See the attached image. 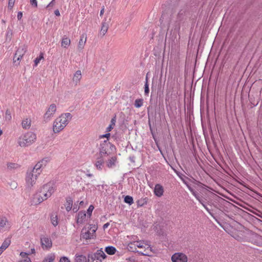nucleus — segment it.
I'll list each match as a JSON object with an SVG mask.
<instances>
[{
    "instance_id": "obj_1",
    "label": "nucleus",
    "mask_w": 262,
    "mask_h": 262,
    "mask_svg": "<svg viewBox=\"0 0 262 262\" xmlns=\"http://www.w3.org/2000/svg\"><path fill=\"white\" fill-rule=\"evenodd\" d=\"M36 135L33 132H28L18 139L19 146H30L35 140Z\"/></svg>"
},
{
    "instance_id": "obj_2",
    "label": "nucleus",
    "mask_w": 262,
    "mask_h": 262,
    "mask_svg": "<svg viewBox=\"0 0 262 262\" xmlns=\"http://www.w3.org/2000/svg\"><path fill=\"white\" fill-rule=\"evenodd\" d=\"M55 190V188L54 184L50 182L42 186L39 192V194L42 195L44 199L47 200L52 195Z\"/></svg>"
},
{
    "instance_id": "obj_3",
    "label": "nucleus",
    "mask_w": 262,
    "mask_h": 262,
    "mask_svg": "<svg viewBox=\"0 0 262 262\" xmlns=\"http://www.w3.org/2000/svg\"><path fill=\"white\" fill-rule=\"evenodd\" d=\"M37 177L34 174V169L28 171L27 172L26 181L27 187L31 189L35 184Z\"/></svg>"
},
{
    "instance_id": "obj_4",
    "label": "nucleus",
    "mask_w": 262,
    "mask_h": 262,
    "mask_svg": "<svg viewBox=\"0 0 262 262\" xmlns=\"http://www.w3.org/2000/svg\"><path fill=\"white\" fill-rule=\"evenodd\" d=\"M106 155H107V151H106L104 148H102L99 154L97 156V161L95 163V165L97 169L101 170L102 169L104 163V157Z\"/></svg>"
},
{
    "instance_id": "obj_5",
    "label": "nucleus",
    "mask_w": 262,
    "mask_h": 262,
    "mask_svg": "<svg viewBox=\"0 0 262 262\" xmlns=\"http://www.w3.org/2000/svg\"><path fill=\"white\" fill-rule=\"evenodd\" d=\"M110 136V133H107L100 136L99 142L100 143V147H113L114 145L109 142L108 137Z\"/></svg>"
},
{
    "instance_id": "obj_6",
    "label": "nucleus",
    "mask_w": 262,
    "mask_h": 262,
    "mask_svg": "<svg viewBox=\"0 0 262 262\" xmlns=\"http://www.w3.org/2000/svg\"><path fill=\"white\" fill-rule=\"evenodd\" d=\"M72 118V115L70 113H66L61 115V116L57 118V120L62 125H65V127L69 123Z\"/></svg>"
},
{
    "instance_id": "obj_7",
    "label": "nucleus",
    "mask_w": 262,
    "mask_h": 262,
    "mask_svg": "<svg viewBox=\"0 0 262 262\" xmlns=\"http://www.w3.org/2000/svg\"><path fill=\"white\" fill-rule=\"evenodd\" d=\"M40 243L43 249H50L52 246V242L51 238L48 236H41Z\"/></svg>"
},
{
    "instance_id": "obj_8",
    "label": "nucleus",
    "mask_w": 262,
    "mask_h": 262,
    "mask_svg": "<svg viewBox=\"0 0 262 262\" xmlns=\"http://www.w3.org/2000/svg\"><path fill=\"white\" fill-rule=\"evenodd\" d=\"M187 256L182 253H174L171 256L172 262H187Z\"/></svg>"
},
{
    "instance_id": "obj_9",
    "label": "nucleus",
    "mask_w": 262,
    "mask_h": 262,
    "mask_svg": "<svg viewBox=\"0 0 262 262\" xmlns=\"http://www.w3.org/2000/svg\"><path fill=\"white\" fill-rule=\"evenodd\" d=\"M56 111V106L55 104H51L48 109L47 110L46 114L44 115V120L46 122L50 120L51 116L53 115Z\"/></svg>"
},
{
    "instance_id": "obj_10",
    "label": "nucleus",
    "mask_w": 262,
    "mask_h": 262,
    "mask_svg": "<svg viewBox=\"0 0 262 262\" xmlns=\"http://www.w3.org/2000/svg\"><path fill=\"white\" fill-rule=\"evenodd\" d=\"M80 236L81 238L85 239H93V235H91L90 231V227L88 229L84 227L82 229Z\"/></svg>"
},
{
    "instance_id": "obj_11",
    "label": "nucleus",
    "mask_w": 262,
    "mask_h": 262,
    "mask_svg": "<svg viewBox=\"0 0 262 262\" xmlns=\"http://www.w3.org/2000/svg\"><path fill=\"white\" fill-rule=\"evenodd\" d=\"M106 256L103 251L101 250H98L96 253L89 254V257L91 259H97L102 257L103 259H105Z\"/></svg>"
},
{
    "instance_id": "obj_12",
    "label": "nucleus",
    "mask_w": 262,
    "mask_h": 262,
    "mask_svg": "<svg viewBox=\"0 0 262 262\" xmlns=\"http://www.w3.org/2000/svg\"><path fill=\"white\" fill-rule=\"evenodd\" d=\"M49 161V159L48 158L42 159L34 166V168L32 169H41L46 166Z\"/></svg>"
},
{
    "instance_id": "obj_13",
    "label": "nucleus",
    "mask_w": 262,
    "mask_h": 262,
    "mask_svg": "<svg viewBox=\"0 0 262 262\" xmlns=\"http://www.w3.org/2000/svg\"><path fill=\"white\" fill-rule=\"evenodd\" d=\"M65 127V125L60 123L57 119L53 123V130L54 133H57L62 130Z\"/></svg>"
},
{
    "instance_id": "obj_14",
    "label": "nucleus",
    "mask_w": 262,
    "mask_h": 262,
    "mask_svg": "<svg viewBox=\"0 0 262 262\" xmlns=\"http://www.w3.org/2000/svg\"><path fill=\"white\" fill-rule=\"evenodd\" d=\"M27 50V46L25 45H23L21 46H19L17 49V51L15 55L19 56V57H23V56L25 54Z\"/></svg>"
},
{
    "instance_id": "obj_15",
    "label": "nucleus",
    "mask_w": 262,
    "mask_h": 262,
    "mask_svg": "<svg viewBox=\"0 0 262 262\" xmlns=\"http://www.w3.org/2000/svg\"><path fill=\"white\" fill-rule=\"evenodd\" d=\"M164 192V188L163 186L159 184H157L155 185L154 193L155 194L158 196L160 197L163 195Z\"/></svg>"
},
{
    "instance_id": "obj_16",
    "label": "nucleus",
    "mask_w": 262,
    "mask_h": 262,
    "mask_svg": "<svg viewBox=\"0 0 262 262\" xmlns=\"http://www.w3.org/2000/svg\"><path fill=\"white\" fill-rule=\"evenodd\" d=\"M145 245L146 244H145L143 242L137 241V242H135L134 243H131L130 244H129L128 245V247H129V248H132V246H134L135 249L136 250V247H138L139 248L143 249V248H145V247L146 246Z\"/></svg>"
},
{
    "instance_id": "obj_17",
    "label": "nucleus",
    "mask_w": 262,
    "mask_h": 262,
    "mask_svg": "<svg viewBox=\"0 0 262 262\" xmlns=\"http://www.w3.org/2000/svg\"><path fill=\"white\" fill-rule=\"evenodd\" d=\"M86 214L85 211H80L77 215V223L81 224L86 217Z\"/></svg>"
},
{
    "instance_id": "obj_18",
    "label": "nucleus",
    "mask_w": 262,
    "mask_h": 262,
    "mask_svg": "<svg viewBox=\"0 0 262 262\" xmlns=\"http://www.w3.org/2000/svg\"><path fill=\"white\" fill-rule=\"evenodd\" d=\"M145 246H146L147 247L146 248L145 247V248H144V250L143 251H137V252L142 255L149 256L151 254L152 251L151 248L148 245H145Z\"/></svg>"
},
{
    "instance_id": "obj_19",
    "label": "nucleus",
    "mask_w": 262,
    "mask_h": 262,
    "mask_svg": "<svg viewBox=\"0 0 262 262\" xmlns=\"http://www.w3.org/2000/svg\"><path fill=\"white\" fill-rule=\"evenodd\" d=\"M9 222L7 218L5 216H0V229H3L6 226H8V227L9 228Z\"/></svg>"
},
{
    "instance_id": "obj_20",
    "label": "nucleus",
    "mask_w": 262,
    "mask_h": 262,
    "mask_svg": "<svg viewBox=\"0 0 262 262\" xmlns=\"http://www.w3.org/2000/svg\"><path fill=\"white\" fill-rule=\"evenodd\" d=\"M81 78V72L80 70L77 71L74 74L73 80V81L76 84L79 82Z\"/></svg>"
},
{
    "instance_id": "obj_21",
    "label": "nucleus",
    "mask_w": 262,
    "mask_h": 262,
    "mask_svg": "<svg viewBox=\"0 0 262 262\" xmlns=\"http://www.w3.org/2000/svg\"><path fill=\"white\" fill-rule=\"evenodd\" d=\"M73 200L71 197L66 199V209L67 211H70L72 208Z\"/></svg>"
},
{
    "instance_id": "obj_22",
    "label": "nucleus",
    "mask_w": 262,
    "mask_h": 262,
    "mask_svg": "<svg viewBox=\"0 0 262 262\" xmlns=\"http://www.w3.org/2000/svg\"><path fill=\"white\" fill-rule=\"evenodd\" d=\"M84 37V35L83 34L81 36V38H80V40L79 41V43H78V48L80 51L82 50L83 49L84 45H85V43L86 40V37H85L84 40H83Z\"/></svg>"
},
{
    "instance_id": "obj_23",
    "label": "nucleus",
    "mask_w": 262,
    "mask_h": 262,
    "mask_svg": "<svg viewBox=\"0 0 262 262\" xmlns=\"http://www.w3.org/2000/svg\"><path fill=\"white\" fill-rule=\"evenodd\" d=\"M71 41L70 39L68 38L67 37H66L65 36L63 37L62 41H61V46L67 48L69 45H70Z\"/></svg>"
},
{
    "instance_id": "obj_24",
    "label": "nucleus",
    "mask_w": 262,
    "mask_h": 262,
    "mask_svg": "<svg viewBox=\"0 0 262 262\" xmlns=\"http://www.w3.org/2000/svg\"><path fill=\"white\" fill-rule=\"evenodd\" d=\"M116 251V249L113 246H107L105 249V251L109 255L114 254Z\"/></svg>"
},
{
    "instance_id": "obj_25",
    "label": "nucleus",
    "mask_w": 262,
    "mask_h": 262,
    "mask_svg": "<svg viewBox=\"0 0 262 262\" xmlns=\"http://www.w3.org/2000/svg\"><path fill=\"white\" fill-rule=\"evenodd\" d=\"M108 25L106 22H103L101 28L100 32L102 35H104L107 31Z\"/></svg>"
},
{
    "instance_id": "obj_26",
    "label": "nucleus",
    "mask_w": 262,
    "mask_h": 262,
    "mask_svg": "<svg viewBox=\"0 0 262 262\" xmlns=\"http://www.w3.org/2000/svg\"><path fill=\"white\" fill-rule=\"evenodd\" d=\"M147 198H141L137 201V204L138 207H142L144 205L146 204L148 202Z\"/></svg>"
},
{
    "instance_id": "obj_27",
    "label": "nucleus",
    "mask_w": 262,
    "mask_h": 262,
    "mask_svg": "<svg viewBox=\"0 0 262 262\" xmlns=\"http://www.w3.org/2000/svg\"><path fill=\"white\" fill-rule=\"evenodd\" d=\"M10 239L9 238H6L3 243L2 245L0 247V248L4 251L8 247L10 244Z\"/></svg>"
},
{
    "instance_id": "obj_28",
    "label": "nucleus",
    "mask_w": 262,
    "mask_h": 262,
    "mask_svg": "<svg viewBox=\"0 0 262 262\" xmlns=\"http://www.w3.org/2000/svg\"><path fill=\"white\" fill-rule=\"evenodd\" d=\"M51 222L54 226H56L58 224L57 215L52 213L51 215Z\"/></svg>"
},
{
    "instance_id": "obj_29",
    "label": "nucleus",
    "mask_w": 262,
    "mask_h": 262,
    "mask_svg": "<svg viewBox=\"0 0 262 262\" xmlns=\"http://www.w3.org/2000/svg\"><path fill=\"white\" fill-rule=\"evenodd\" d=\"M76 262H86V257L83 255H76Z\"/></svg>"
},
{
    "instance_id": "obj_30",
    "label": "nucleus",
    "mask_w": 262,
    "mask_h": 262,
    "mask_svg": "<svg viewBox=\"0 0 262 262\" xmlns=\"http://www.w3.org/2000/svg\"><path fill=\"white\" fill-rule=\"evenodd\" d=\"M21 125L23 128L27 129L30 127L31 121L26 119L22 121Z\"/></svg>"
},
{
    "instance_id": "obj_31",
    "label": "nucleus",
    "mask_w": 262,
    "mask_h": 262,
    "mask_svg": "<svg viewBox=\"0 0 262 262\" xmlns=\"http://www.w3.org/2000/svg\"><path fill=\"white\" fill-rule=\"evenodd\" d=\"M34 199L37 200L36 202V203H37V204H40L41 202H42L43 201L46 200V199H44V198H43V197H42V195L40 194L39 193V194L37 193L35 195Z\"/></svg>"
},
{
    "instance_id": "obj_32",
    "label": "nucleus",
    "mask_w": 262,
    "mask_h": 262,
    "mask_svg": "<svg viewBox=\"0 0 262 262\" xmlns=\"http://www.w3.org/2000/svg\"><path fill=\"white\" fill-rule=\"evenodd\" d=\"M116 161V157H112L111 159L108 160V162H107V166L109 168H111L113 167L114 165H115V162Z\"/></svg>"
},
{
    "instance_id": "obj_33",
    "label": "nucleus",
    "mask_w": 262,
    "mask_h": 262,
    "mask_svg": "<svg viewBox=\"0 0 262 262\" xmlns=\"http://www.w3.org/2000/svg\"><path fill=\"white\" fill-rule=\"evenodd\" d=\"M55 256L54 254L48 255L45 258L43 262H53L55 260Z\"/></svg>"
},
{
    "instance_id": "obj_34",
    "label": "nucleus",
    "mask_w": 262,
    "mask_h": 262,
    "mask_svg": "<svg viewBox=\"0 0 262 262\" xmlns=\"http://www.w3.org/2000/svg\"><path fill=\"white\" fill-rule=\"evenodd\" d=\"M143 99H137L135 101V106L137 108H139L143 105Z\"/></svg>"
},
{
    "instance_id": "obj_35",
    "label": "nucleus",
    "mask_w": 262,
    "mask_h": 262,
    "mask_svg": "<svg viewBox=\"0 0 262 262\" xmlns=\"http://www.w3.org/2000/svg\"><path fill=\"white\" fill-rule=\"evenodd\" d=\"M42 59H43V53L41 52L40 53L39 56L36 58L34 60V66L36 67Z\"/></svg>"
},
{
    "instance_id": "obj_36",
    "label": "nucleus",
    "mask_w": 262,
    "mask_h": 262,
    "mask_svg": "<svg viewBox=\"0 0 262 262\" xmlns=\"http://www.w3.org/2000/svg\"><path fill=\"white\" fill-rule=\"evenodd\" d=\"M124 201L125 203L128 204L129 205H132L134 203L133 197L129 195L125 196Z\"/></svg>"
},
{
    "instance_id": "obj_37",
    "label": "nucleus",
    "mask_w": 262,
    "mask_h": 262,
    "mask_svg": "<svg viewBox=\"0 0 262 262\" xmlns=\"http://www.w3.org/2000/svg\"><path fill=\"white\" fill-rule=\"evenodd\" d=\"M21 58L22 57H19V56L14 54L13 59V63L16 66H18Z\"/></svg>"
},
{
    "instance_id": "obj_38",
    "label": "nucleus",
    "mask_w": 262,
    "mask_h": 262,
    "mask_svg": "<svg viewBox=\"0 0 262 262\" xmlns=\"http://www.w3.org/2000/svg\"><path fill=\"white\" fill-rule=\"evenodd\" d=\"M19 167V165L16 163H8L7 164V168L9 170H12Z\"/></svg>"
},
{
    "instance_id": "obj_39",
    "label": "nucleus",
    "mask_w": 262,
    "mask_h": 262,
    "mask_svg": "<svg viewBox=\"0 0 262 262\" xmlns=\"http://www.w3.org/2000/svg\"><path fill=\"white\" fill-rule=\"evenodd\" d=\"M12 119L11 114L9 109H7L5 113V119L7 121H10Z\"/></svg>"
},
{
    "instance_id": "obj_40",
    "label": "nucleus",
    "mask_w": 262,
    "mask_h": 262,
    "mask_svg": "<svg viewBox=\"0 0 262 262\" xmlns=\"http://www.w3.org/2000/svg\"><path fill=\"white\" fill-rule=\"evenodd\" d=\"M149 93V85L147 81H145L144 85V94L145 95H148Z\"/></svg>"
},
{
    "instance_id": "obj_41",
    "label": "nucleus",
    "mask_w": 262,
    "mask_h": 262,
    "mask_svg": "<svg viewBox=\"0 0 262 262\" xmlns=\"http://www.w3.org/2000/svg\"><path fill=\"white\" fill-rule=\"evenodd\" d=\"M12 34H13V31H12V30H11V29L8 28L7 29V30L6 37L7 38H9L10 39L11 38Z\"/></svg>"
},
{
    "instance_id": "obj_42",
    "label": "nucleus",
    "mask_w": 262,
    "mask_h": 262,
    "mask_svg": "<svg viewBox=\"0 0 262 262\" xmlns=\"http://www.w3.org/2000/svg\"><path fill=\"white\" fill-rule=\"evenodd\" d=\"M97 230V228L95 227L90 228V231H91V235H93V238L96 237L95 232Z\"/></svg>"
},
{
    "instance_id": "obj_43",
    "label": "nucleus",
    "mask_w": 262,
    "mask_h": 262,
    "mask_svg": "<svg viewBox=\"0 0 262 262\" xmlns=\"http://www.w3.org/2000/svg\"><path fill=\"white\" fill-rule=\"evenodd\" d=\"M94 209V207L93 205H90L88 209V214L89 216H91L93 210Z\"/></svg>"
},
{
    "instance_id": "obj_44",
    "label": "nucleus",
    "mask_w": 262,
    "mask_h": 262,
    "mask_svg": "<svg viewBox=\"0 0 262 262\" xmlns=\"http://www.w3.org/2000/svg\"><path fill=\"white\" fill-rule=\"evenodd\" d=\"M30 4L32 7L37 8V0H30Z\"/></svg>"
},
{
    "instance_id": "obj_45",
    "label": "nucleus",
    "mask_w": 262,
    "mask_h": 262,
    "mask_svg": "<svg viewBox=\"0 0 262 262\" xmlns=\"http://www.w3.org/2000/svg\"><path fill=\"white\" fill-rule=\"evenodd\" d=\"M10 186L11 187L12 189H15L17 187V184L15 181H12L10 183Z\"/></svg>"
},
{
    "instance_id": "obj_46",
    "label": "nucleus",
    "mask_w": 262,
    "mask_h": 262,
    "mask_svg": "<svg viewBox=\"0 0 262 262\" xmlns=\"http://www.w3.org/2000/svg\"><path fill=\"white\" fill-rule=\"evenodd\" d=\"M59 262H70V260L68 257L63 256L60 258Z\"/></svg>"
},
{
    "instance_id": "obj_47",
    "label": "nucleus",
    "mask_w": 262,
    "mask_h": 262,
    "mask_svg": "<svg viewBox=\"0 0 262 262\" xmlns=\"http://www.w3.org/2000/svg\"><path fill=\"white\" fill-rule=\"evenodd\" d=\"M14 1L15 0H9L8 8L10 9H12L13 8L14 4Z\"/></svg>"
},
{
    "instance_id": "obj_48",
    "label": "nucleus",
    "mask_w": 262,
    "mask_h": 262,
    "mask_svg": "<svg viewBox=\"0 0 262 262\" xmlns=\"http://www.w3.org/2000/svg\"><path fill=\"white\" fill-rule=\"evenodd\" d=\"M88 262H102L101 259H98V258L97 259H96V258L91 259V258H90L89 257L88 258Z\"/></svg>"
},
{
    "instance_id": "obj_49",
    "label": "nucleus",
    "mask_w": 262,
    "mask_h": 262,
    "mask_svg": "<svg viewBox=\"0 0 262 262\" xmlns=\"http://www.w3.org/2000/svg\"><path fill=\"white\" fill-rule=\"evenodd\" d=\"M41 171V169H34V174L38 177V176H39L40 174Z\"/></svg>"
},
{
    "instance_id": "obj_50",
    "label": "nucleus",
    "mask_w": 262,
    "mask_h": 262,
    "mask_svg": "<svg viewBox=\"0 0 262 262\" xmlns=\"http://www.w3.org/2000/svg\"><path fill=\"white\" fill-rule=\"evenodd\" d=\"M28 254L26 253V252H21L20 253V255L21 256V257L23 258H25L26 257H28Z\"/></svg>"
},
{
    "instance_id": "obj_51",
    "label": "nucleus",
    "mask_w": 262,
    "mask_h": 262,
    "mask_svg": "<svg viewBox=\"0 0 262 262\" xmlns=\"http://www.w3.org/2000/svg\"><path fill=\"white\" fill-rule=\"evenodd\" d=\"M55 5V0H52L47 6V8L53 7Z\"/></svg>"
},
{
    "instance_id": "obj_52",
    "label": "nucleus",
    "mask_w": 262,
    "mask_h": 262,
    "mask_svg": "<svg viewBox=\"0 0 262 262\" xmlns=\"http://www.w3.org/2000/svg\"><path fill=\"white\" fill-rule=\"evenodd\" d=\"M116 116H115L111 120V125H115V123H116Z\"/></svg>"
},
{
    "instance_id": "obj_53",
    "label": "nucleus",
    "mask_w": 262,
    "mask_h": 262,
    "mask_svg": "<svg viewBox=\"0 0 262 262\" xmlns=\"http://www.w3.org/2000/svg\"><path fill=\"white\" fill-rule=\"evenodd\" d=\"M17 19L20 20L23 17V13L21 12H18L17 13Z\"/></svg>"
},
{
    "instance_id": "obj_54",
    "label": "nucleus",
    "mask_w": 262,
    "mask_h": 262,
    "mask_svg": "<svg viewBox=\"0 0 262 262\" xmlns=\"http://www.w3.org/2000/svg\"><path fill=\"white\" fill-rule=\"evenodd\" d=\"M19 262H31L30 258L26 257L25 258H24L23 260L19 261Z\"/></svg>"
},
{
    "instance_id": "obj_55",
    "label": "nucleus",
    "mask_w": 262,
    "mask_h": 262,
    "mask_svg": "<svg viewBox=\"0 0 262 262\" xmlns=\"http://www.w3.org/2000/svg\"><path fill=\"white\" fill-rule=\"evenodd\" d=\"M79 210V207H77V205L75 204V205L73 208L74 212H76Z\"/></svg>"
},
{
    "instance_id": "obj_56",
    "label": "nucleus",
    "mask_w": 262,
    "mask_h": 262,
    "mask_svg": "<svg viewBox=\"0 0 262 262\" xmlns=\"http://www.w3.org/2000/svg\"><path fill=\"white\" fill-rule=\"evenodd\" d=\"M113 128V125L110 124L106 128V132H110Z\"/></svg>"
},
{
    "instance_id": "obj_57",
    "label": "nucleus",
    "mask_w": 262,
    "mask_h": 262,
    "mask_svg": "<svg viewBox=\"0 0 262 262\" xmlns=\"http://www.w3.org/2000/svg\"><path fill=\"white\" fill-rule=\"evenodd\" d=\"M189 189L191 191V192L192 193V194H193V195L196 197V196H197V195L198 194L196 192H195L192 189L189 188Z\"/></svg>"
},
{
    "instance_id": "obj_58",
    "label": "nucleus",
    "mask_w": 262,
    "mask_h": 262,
    "mask_svg": "<svg viewBox=\"0 0 262 262\" xmlns=\"http://www.w3.org/2000/svg\"><path fill=\"white\" fill-rule=\"evenodd\" d=\"M54 14L56 16H60V12H59V10L56 9V10H55Z\"/></svg>"
},
{
    "instance_id": "obj_59",
    "label": "nucleus",
    "mask_w": 262,
    "mask_h": 262,
    "mask_svg": "<svg viewBox=\"0 0 262 262\" xmlns=\"http://www.w3.org/2000/svg\"><path fill=\"white\" fill-rule=\"evenodd\" d=\"M205 209L209 213V214H210L212 216H213L212 214L211 213V212H210L209 209L207 207V206L205 204V206H203Z\"/></svg>"
},
{
    "instance_id": "obj_60",
    "label": "nucleus",
    "mask_w": 262,
    "mask_h": 262,
    "mask_svg": "<svg viewBox=\"0 0 262 262\" xmlns=\"http://www.w3.org/2000/svg\"><path fill=\"white\" fill-rule=\"evenodd\" d=\"M205 209L209 213V214H210L212 216H213L212 214L211 213V212H210L209 209L207 207V206L205 204V206H203Z\"/></svg>"
},
{
    "instance_id": "obj_61",
    "label": "nucleus",
    "mask_w": 262,
    "mask_h": 262,
    "mask_svg": "<svg viewBox=\"0 0 262 262\" xmlns=\"http://www.w3.org/2000/svg\"><path fill=\"white\" fill-rule=\"evenodd\" d=\"M109 225H110L109 223H105V224H104V225L103 226V229H105L107 228Z\"/></svg>"
},
{
    "instance_id": "obj_62",
    "label": "nucleus",
    "mask_w": 262,
    "mask_h": 262,
    "mask_svg": "<svg viewBox=\"0 0 262 262\" xmlns=\"http://www.w3.org/2000/svg\"><path fill=\"white\" fill-rule=\"evenodd\" d=\"M104 12V7H103L101 9V11H100V15L102 16Z\"/></svg>"
},
{
    "instance_id": "obj_63",
    "label": "nucleus",
    "mask_w": 262,
    "mask_h": 262,
    "mask_svg": "<svg viewBox=\"0 0 262 262\" xmlns=\"http://www.w3.org/2000/svg\"><path fill=\"white\" fill-rule=\"evenodd\" d=\"M199 202L203 206H205V201L203 200V199H201L199 201Z\"/></svg>"
},
{
    "instance_id": "obj_64",
    "label": "nucleus",
    "mask_w": 262,
    "mask_h": 262,
    "mask_svg": "<svg viewBox=\"0 0 262 262\" xmlns=\"http://www.w3.org/2000/svg\"><path fill=\"white\" fill-rule=\"evenodd\" d=\"M217 148H207V150L210 152L211 155H212V151L213 149H216Z\"/></svg>"
}]
</instances>
